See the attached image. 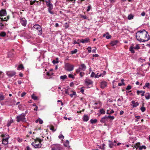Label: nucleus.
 <instances>
[{"instance_id":"cd10ccee","label":"nucleus","mask_w":150,"mask_h":150,"mask_svg":"<svg viewBox=\"0 0 150 150\" xmlns=\"http://www.w3.org/2000/svg\"><path fill=\"white\" fill-rule=\"evenodd\" d=\"M53 7L48 8V11L51 14H53L54 13L53 11H52V10L53 9Z\"/></svg>"},{"instance_id":"bb28decb","label":"nucleus","mask_w":150,"mask_h":150,"mask_svg":"<svg viewBox=\"0 0 150 150\" xmlns=\"http://www.w3.org/2000/svg\"><path fill=\"white\" fill-rule=\"evenodd\" d=\"M90 122L92 124L96 123L97 121V120L95 119L94 120L91 119L90 121Z\"/></svg>"},{"instance_id":"39448f33","label":"nucleus","mask_w":150,"mask_h":150,"mask_svg":"<svg viewBox=\"0 0 150 150\" xmlns=\"http://www.w3.org/2000/svg\"><path fill=\"white\" fill-rule=\"evenodd\" d=\"M86 66L84 64H81L79 67V68L76 70V72L78 74L81 71H85L86 69Z\"/></svg>"},{"instance_id":"e2e57ef3","label":"nucleus","mask_w":150,"mask_h":150,"mask_svg":"<svg viewBox=\"0 0 150 150\" xmlns=\"http://www.w3.org/2000/svg\"><path fill=\"white\" fill-rule=\"evenodd\" d=\"M95 73L93 72H92L91 73V77H95Z\"/></svg>"},{"instance_id":"338daca9","label":"nucleus","mask_w":150,"mask_h":150,"mask_svg":"<svg viewBox=\"0 0 150 150\" xmlns=\"http://www.w3.org/2000/svg\"><path fill=\"white\" fill-rule=\"evenodd\" d=\"M26 94V93L25 92H24L22 94H21V97H23L24 96H25Z\"/></svg>"},{"instance_id":"69168bd1","label":"nucleus","mask_w":150,"mask_h":150,"mask_svg":"<svg viewBox=\"0 0 150 150\" xmlns=\"http://www.w3.org/2000/svg\"><path fill=\"white\" fill-rule=\"evenodd\" d=\"M111 38V36L110 35H107L106 36V38L107 39H110V38Z\"/></svg>"},{"instance_id":"9b49d317","label":"nucleus","mask_w":150,"mask_h":150,"mask_svg":"<svg viewBox=\"0 0 150 150\" xmlns=\"http://www.w3.org/2000/svg\"><path fill=\"white\" fill-rule=\"evenodd\" d=\"M16 72L14 71H8L7 72V74L10 77H12L15 75Z\"/></svg>"},{"instance_id":"5fc2aeb1","label":"nucleus","mask_w":150,"mask_h":150,"mask_svg":"<svg viewBox=\"0 0 150 150\" xmlns=\"http://www.w3.org/2000/svg\"><path fill=\"white\" fill-rule=\"evenodd\" d=\"M52 62L53 64H55L58 63L59 62V61H56V60H54L52 61Z\"/></svg>"},{"instance_id":"412c9836","label":"nucleus","mask_w":150,"mask_h":150,"mask_svg":"<svg viewBox=\"0 0 150 150\" xmlns=\"http://www.w3.org/2000/svg\"><path fill=\"white\" fill-rule=\"evenodd\" d=\"M114 112V111L113 110H108L107 111V114H111L113 113Z\"/></svg>"},{"instance_id":"e433bc0d","label":"nucleus","mask_w":150,"mask_h":150,"mask_svg":"<svg viewBox=\"0 0 150 150\" xmlns=\"http://www.w3.org/2000/svg\"><path fill=\"white\" fill-rule=\"evenodd\" d=\"M65 92L66 94L69 95L70 93V88H69L66 89L65 91Z\"/></svg>"},{"instance_id":"9d476101","label":"nucleus","mask_w":150,"mask_h":150,"mask_svg":"<svg viewBox=\"0 0 150 150\" xmlns=\"http://www.w3.org/2000/svg\"><path fill=\"white\" fill-rule=\"evenodd\" d=\"M47 6L48 7H53L52 4L51 3L50 0H45Z\"/></svg>"},{"instance_id":"4c0bfd02","label":"nucleus","mask_w":150,"mask_h":150,"mask_svg":"<svg viewBox=\"0 0 150 150\" xmlns=\"http://www.w3.org/2000/svg\"><path fill=\"white\" fill-rule=\"evenodd\" d=\"M107 117V118H109L111 120H112L114 119V117L113 116H111L110 115H109L108 116H106Z\"/></svg>"},{"instance_id":"6ab92c4d","label":"nucleus","mask_w":150,"mask_h":150,"mask_svg":"<svg viewBox=\"0 0 150 150\" xmlns=\"http://www.w3.org/2000/svg\"><path fill=\"white\" fill-rule=\"evenodd\" d=\"M145 91H137V95H139L140 93L141 94V95L142 96H144V93H145Z\"/></svg>"},{"instance_id":"a878e982","label":"nucleus","mask_w":150,"mask_h":150,"mask_svg":"<svg viewBox=\"0 0 150 150\" xmlns=\"http://www.w3.org/2000/svg\"><path fill=\"white\" fill-rule=\"evenodd\" d=\"M145 97L146 99L148 100L150 98V95L149 93H146L145 95Z\"/></svg>"},{"instance_id":"ea45409f","label":"nucleus","mask_w":150,"mask_h":150,"mask_svg":"<svg viewBox=\"0 0 150 150\" xmlns=\"http://www.w3.org/2000/svg\"><path fill=\"white\" fill-rule=\"evenodd\" d=\"M78 50L77 49H75L74 50L71 51V53L72 54L76 53L77 52Z\"/></svg>"},{"instance_id":"4d7b16f0","label":"nucleus","mask_w":150,"mask_h":150,"mask_svg":"<svg viewBox=\"0 0 150 150\" xmlns=\"http://www.w3.org/2000/svg\"><path fill=\"white\" fill-rule=\"evenodd\" d=\"M68 76L69 78H71L73 79H74V76L73 75L71 74H69V75Z\"/></svg>"},{"instance_id":"4468645a","label":"nucleus","mask_w":150,"mask_h":150,"mask_svg":"<svg viewBox=\"0 0 150 150\" xmlns=\"http://www.w3.org/2000/svg\"><path fill=\"white\" fill-rule=\"evenodd\" d=\"M107 83L105 81H103L101 83L100 86L102 88H104L107 86Z\"/></svg>"},{"instance_id":"dca6fc26","label":"nucleus","mask_w":150,"mask_h":150,"mask_svg":"<svg viewBox=\"0 0 150 150\" xmlns=\"http://www.w3.org/2000/svg\"><path fill=\"white\" fill-rule=\"evenodd\" d=\"M83 120L85 122L87 121L89 119V117L87 115H85L83 118Z\"/></svg>"},{"instance_id":"aec40b11","label":"nucleus","mask_w":150,"mask_h":150,"mask_svg":"<svg viewBox=\"0 0 150 150\" xmlns=\"http://www.w3.org/2000/svg\"><path fill=\"white\" fill-rule=\"evenodd\" d=\"M109 146L110 148H112L113 146H116V144H114L112 141H109Z\"/></svg>"},{"instance_id":"c9c22d12","label":"nucleus","mask_w":150,"mask_h":150,"mask_svg":"<svg viewBox=\"0 0 150 150\" xmlns=\"http://www.w3.org/2000/svg\"><path fill=\"white\" fill-rule=\"evenodd\" d=\"M6 35V33L4 32H1L0 33V36L2 37H4Z\"/></svg>"},{"instance_id":"7c9ffc66","label":"nucleus","mask_w":150,"mask_h":150,"mask_svg":"<svg viewBox=\"0 0 150 150\" xmlns=\"http://www.w3.org/2000/svg\"><path fill=\"white\" fill-rule=\"evenodd\" d=\"M69 144V142L68 140H67L64 143V146L66 147L68 146Z\"/></svg>"},{"instance_id":"79ce46f5","label":"nucleus","mask_w":150,"mask_h":150,"mask_svg":"<svg viewBox=\"0 0 150 150\" xmlns=\"http://www.w3.org/2000/svg\"><path fill=\"white\" fill-rule=\"evenodd\" d=\"M133 47L134 49H139L140 48V47L138 45H137L136 46H133Z\"/></svg>"},{"instance_id":"864d4df0","label":"nucleus","mask_w":150,"mask_h":150,"mask_svg":"<svg viewBox=\"0 0 150 150\" xmlns=\"http://www.w3.org/2000/svg\"><path fill=\"white\" fill-rule=\"evenodd\" d=\"M36 0V2L38 3H40L41 1H42L43 2H44V1H45L44 0Z\"/></svg>"},{"instance_id":"c03bdc74","label":"nucleus","mask_w":150,"mask_h":150,"mask_svg":"<svg viewBox=\"0 0 150 150\" xmlns=\"http://www.w3.org/2000/svg\"><path fill=\"white\" fill-rule=\"evenodd\" d=\"M4 99V96L1 94H0V100H3Z\"/></svg>"},{"instance_id":"680f3d73","label":"nucleus","mask_w":150,"mask_h":150,"mask_svg":"<svg viewBox=\"0 0 150 150\" xmlns=\"http://www.w3.org/2000/svg\"><path fill=\"white\" fill-rule=\"evenodd\" d=\"M50 129L53 131H55V130L54 129V128L53 126H51L50 127Z\"/></svg>"},{"instance_id":"a19ab883","label":"nucleus","mask_w":150,"mask_h":150,"mask_svg":"<svg viewBox=\"0 0 150 150\" xmlns=\"http://www.w3.org/2000/svg\"><path fill=\"white\" fill-rule=\"evenodd\" d=\"M146 149V147L145 146H139V149L140 150H141L142 149Z\"/></svg>"},{"instance_id":"052dcab7","label":"nucleus","mask_w":150,"mask_h":150,"mask_svg":"<svg viewBox=\"0 0 150 150\" xmlns=\"http://www.w3.org/2000/svg\"><path fill=\"white\" fill-rule=\"evenodd\" d=\"M71 91L72 92V94L74 96H76V92L73 91L72 90H71Z\"/></svg>"},{"instance_id":"4be33fe9","label":"nucleus","mask_w":150,"mask_h":150,"mask_svg":"<svg viewBox=\"0 0 150 150\" xmlns=\"http://www.w3.org/2000/svg\"><path fill=\"white\" fill-rule=\"evenodd\" d=\"M132 106L134 107H136L139 105V103L137 102L135 103L134 101H132Z\"/></svg>"},{"instance_id":"72a5a7b5","label":"nucleus","mask_w":150,"mask_h":150,"mask_svg":"<svg viewBox=\"0 0 150 150\" xmlns=\"http://www.w3.org/2000/svg\"><path fill=\"white\" fill-rule=\"evenodd\" d=\"M31 97L33 99L35 100H37L38 98L37 97L35 96L34 94H33L32 95Z\"/></svg>"},{"instance_id":"f03ea898","label":"nucleus","mask_w":150,"mask_h":150,"mask_svg":"<svg viewBox=\"0 0 150 150\" xmlns=\"http://www.w3.org/2000/svg\"><path fill=\"white\" fill-rule=\"evenodd\" d=\"M43 139L37 138L36 139H35L34 142L32 143L31 144L35 148L41 147L42 145L41 143Z\"/></svg>"},{"instance_id":"f8f14e48","label":"nucleus","mask_w":150,"mask_h":150,"mask_svg":"<svg viewBox=\"0 0 150 150\" xmlns=\"http://www.w3.org/2000/svg\"><path fill=\"white\" fill-rule=\"evenodd\" d=\"M6 10L2 9L0 11V16H6Z\"/></svg>"},{"instance_id":"0e129e2a","label":"nucleus","mask_w":150,"mask_h":150,"mask_svg":"<svg viewBox=\"0 0 150 150\" xmlns=\"http://www.w3.org/2000/svg\"><path fill=\"white\" fill-rule=\"evenodd\" d=\"M73 44H79V42H77L76 41V40H74L73 42Z\"/></svg>"},{"instance_id":"423d86ee","label":"nucleus","mask_w":150,"mask_h":150,"mask_svg":"<svg viewBox=\"0 0 150 150\" xmlns=\"http://www.w3.org/2000/svg\"><path fill=\"white\" fill-rule=\"evenodd\" d=\"M65 68L66 70L68 71L73 70L74 68V66L69 64L67 63L65 65Z\"/></svg>"},{"instance_id":"6e6d98bb","label":"nucleus","mask_w":150,"mask_h":150,"mask_svg":"<svg viewBox=\"0 0 150 150\" xmlns=\"http://www.w3.org/2000/svg\"><path fill=\"white\" fill-rule=\"evenodd\" d=\"M125 84L124 82H122V83H119L118 84V85L119 86H121L122 85H125Z\"/></svg>"},{"instance_id":"6e6552de","label":"nucleus","mask_w":150,"mask_h":150,"mask_svg":"<svg viewBox=\"0 0 150 150\" xmlns=\"http://www.w3.org/2000/svg\"><path fill=\"white\" fill-rule=\"evenodd\" d=\"M20 22L22 25L24 26H25L27 24V21L25 18H20Z\"/></svg>"},{"instance_id":"ddd939ff","label":"nucleus","mask_w":150,"mask_h":150,"mask_svg":"<svg viewBox=\"0 0 150 150\" xmlns=\"http://www.w3.org/2000/svg\"><path fill=\"white\" fill-rule=\"evenodd\" d=\"M85 82L86 84L87 85L92 84L93 83V81L91 80L88 79H86Z\"/></svg>"},{"instance_id":"774afa93","label":"nucleus","mask_w":150,"mask_h":150,"mask_svg":"<svg viewBox=\"0 0 150 150\" xmlns=\"http://www.w3.org/2000/svg\"><path fill=\"white\" fill-rule=\"evenodd\" d=\"M43 121L42 120H41V119H39V123H40V124H42L43 123Z\"/></svg>"},{"instance_id":"c85d7f7f","label":"nucleus","mask_w":150,"mask_h":150,"mask_svg":"<svg viewBox=\"0 0 150 150\" xmlns=\"http://www.w3.org/2000/svg\"><path fill=\"white\" fill-rule=\"evenodd\" d=\"M23 68H24V67H23V65L22 64H21L18 66V68H17V69L22 70V69H23Z\"/></svg>"},{"instance_id":"a18cd8bd","label":"nucleus","mask_w":150,"mask_h":150,"mask_svg":"<svg viewBox=\"0 0 150 150\" xmlns=\"http://www.w3.org/2000/svg\"><path fill=\"white\" fill-rule=\"evenodd\" d=\"M140 109L142 112H144L146 110V108L144 107H142L140 108Z\"/></svg>"},{"instance_id":"f257e3e1","label":"nucleus","mask_w":150,"mask_h":150,"mask_svg":"<svg viewBox=\"0 0 150 150\" xmlns=\"http://www.w3.org/2000/svg\"><path fill=\"white\" fill-rule=\"evenodd\" d=\"M136 36L137 40L140 42H145L149 39V35L147 32L144 30L137 32L136 33Z\"/></svg>"},{"instance_id":"5701e85b","label":"nucleus","mask_w":150,"mask_h":150,"mask_svg":"<svg viewBox=\"0 0 150 150\" xmlns=\"http://www.w3.org/2000/svg\"><path fill=\"white\" fill-rule=\"evenodd\" d=\"M118 42V41L117 40L112 41L110 42V45L112 46H113L114 45H116L117 44V43Z\"/></svg>"},{"instance_id":"37998d69","label":"nucleus","mask_w":150,"mask_h":150,"mask_svg":"<svg viewBox=\"0 0 150 150\" xmlns=\"http://www.w3.org/2000/svg\"><path fill=\"white\" fill-rule=\"evenodd\" d=\"M100 112L102 114H104L105 113V111L103 109H101L100 110Z\"/></svg>"},{"instance_id":"bf43d9fd","label":"nucleus","mask_w":150,"mask_h":150,"mask_svg":"<svg viewBox=\"0 0 150 150\" xmlns=\"http://www.w3.org/2000/svg\"><path fill=\"white\" fill-rule=\"evenodd\" d=\"M59 138L60 139H63L64 138V136L62 134L59 136Z\"/></svg>"},{"instance_id":"393cba45","label":"nucleus","mask_w":150,"mask_h":150,"mask_svg":"<svg viewBox=\"0 0 150 150\" xmlns=\"http://www.w3.org/2000/svg\"><path fill=\"white\" fill-rule=\"evenodd\" d=\"M134 49L133 47V45H132L129 48V50L131 51V52L132 53H134Z\"/></svg>"},{"instance_id":"c756f323","label":"nucleus","mask_w":150,"mask_h":150,"mask_svg":"<svg viewBox=\"0 0 150 150\" xmlns=\"http://www.w3.org/2000/svg\"><path fill=\"white\" fill-rule=\"evenodd\" d=\"M13 122V120H11L9 121H8V123L6 125V126L7 127H9L10 125L11 124V123H12Z\"/></svg>"},{"instance_id":"3c124183","label":"nucleus","mask_w":150,"mask_h":150,"mask_svg":"<svg viewBox=\"0 0 150 150\" xmlns=\"http://www.w3.org/2000/svg\"><path fill=\"white\" fill-rule=\"evenodd\" d=\"M17 140L19 142H21L22 141V139L20 138H18L17 139Z\"/></svg>"},{"instance_id":"13d9d810","label":"nucleus","mask_w":150,"mask_h":150,"mask_svg":"<svg viewBox=\"0 0 150 150\" xmlns=\"http://www.w3.org/2000/svg\"><path fill=\"white\" fill-rule=\"evenodd\" d=\"M36 2V0L33 1H30V5H32L34 4L35 2Z\"/></svg>"},{"instance_id":"b1692460","label":"nucleus","mask_w":150,"mask_h":150,"mask_svg":"<svg viewBox=\"0 0 150 150\" xmlns=\"http://www.w3.org/2000/svg\"><path fill=\"white\" fill-rule=\"evenodd\" d=\"M140 145V144L139 143H136L135 145L134 146H132L133 147H134V148H135L136 149H137L139 147Z\"/></svg>"},{"instance_id":"20e7f679","label":"nucleus","mask_w":150,"mask_h":150,"mask_svg":"<svg viewBox=\"0 0 150 150\" xmlns=\"http://www.w3.org/2000/svg\"><path fill=\"white\" fill-rule=\"evenodd\" d=\"M25 114L23 113L21 115L17 116L16 117L17 122H19L20 121H24L25 119Z\"/></svg>"},{"instance_id":"09e8293b","label":"nucleus","mask_w":150,"mask_h":150,"mask_svg":"<svg viewBox=\"0 0 150 150\" xmlns=\"http://www.w3.org/2000/svg\"><path fill=\"white\" fill-rule=\"evenodd\" d=\"M131 88H132V86H130L129 85L127 87V88H126V89L127 90H129L131 89Z\"/></svg>"},{"instance_id":"8fccbe9b","label":"nucleus","mask_w":150,"mask_h":150,"mask_svg":"<svg viewBox=\"0 0 150 150\" xmlns=\"http://www.w3.org/2000/svg\"><path fill=\"white\" fill-rule=\"evenodd\" d=\"M87 49L88 50V53L91 52V48L90 47H88L87 48Z\"/></svg>"},{"instance_id":"7ed1b4c3","label":"nucleus","mask_w":150,"mask_h":150,"mask_svg":"<svg viewBox=\"0 0 150 150\" xmlns=\"http://www.w3.org/2000/svg\"><path fill=\"white\" fill-rule=\"evenodd\" d=\"M33 28L37 30L38 34L41 35L42 34V32L41 26L38 24L35 25L33 26Z\"/></svg>"},{"instance_id":"de8ad7c7","label":"nucleus","mask_w":150,"mask_h":150,"mask_svg":"<svg viewBox=\"0 0 150 150\" xmlns=\"http://www.w3.org/2000/svg\"><path fill=\"white\" fill-rule=\"evenodd\" d=\"M0 19H1V21H7V18L5 17L4 18H1Z\"/></svg>"},{"instance_id":"0eeeda50","label":"nucleus","mask_w":150,"mask_h":150,"mask_svg":"<svg viewBox=\"0 0 150 150\" xmlns=\"http://www.w3.org/2000/svg\"><path fill=\"white\" fill-rule=\"evenodd\" d=\"M62 148L61 145L59 144H55L52 146V150H61Z\"/></svg>"},{"instance_id":"49530a36","label":"nucleus","mask_w":150,"mask_h":150,"mask_svg":"<svg viewBox=\"0 0 150 150\" xmlns=\"http://www.w3.org/2000/svg\"><path fill=\"white\" fill-rule=\"evenodd\" d=\"M91 5L90 4L88 6V8L86 10V11L87 12L89 11L91 9Z\"/></svg>"},{"instance_id":"2f4dec72","label":"nucleus","mask_w":150,"mask_h":150,"mask_svg":"<svg viewBox=\"0 0 150 150\" xmlns=\"http://www.w3.org/2000/svg\"><path fill=\"white\" fill-rule=\"evenodd\" d=\"M150 86V83H145V85L143 87V88L145 89L146 88H149Z\"/></svg>"},{"instance_id":"f704fd0d","label":"nucleus","mask_w":150,"mask_h":150,"mask_svg":"<svg viewBox=\"0 0 150 150\" xmlns=\"http://www.w3.org/2000/svg\"><path fill=\"white\" fill-rule=\"evenodd\" d=\"M67 78V76L66 75L64 76H61L60 77V78L61 79H62L63 80L66 79Z\"/></svg>"},{"instance_id":"f3484780","label":"nucleus","mask_w":150,"mask_h":150,"mask_svg":"<svg viewBox=\"0 0 150 150\" xmlns=\"http://www.w3.org/2000/svg\"><path fill=\"white\" fill-rule=\"evenodd\" d=\"M123 98H122L121 99L119 98L117 100V105L118 106H120L122 105V103L121 102V101L123 100Z\"/></svg>"},{"instance_id":"58836bf2","label":"nucleus","mask_w":150,"mask_h":150,"mask_svg":"<svg viewBox=\"0 0 150 150\" xmlns=\"http://www.w3.org/2000/svg\"><path fill=\"white\" fill-rule=\"evenodd\" d=\"M80 73V76L81 77H82L85 75V73L84 72L81 71L79 72Z\"/></svg>"},{"instance_id":"473e14b6","label":"nucleus","mask_w":150,"mask_h":150,"mask_svg":"<svg viewBox=\"0 0 150 150\" xmlns=\"http://www.w3.org/2000/svg\"><path fill=\"white\" fill-rule=\"evenodd\" d=\"M133 17L134 16L132 14H130L128 15L127 18L129 20H131L133 19Z\"/></svg>"},{"instance_id":"1a4fd4ad","label":"nucleus","mask_w":150,"mask_h":150,"mask_svg":"<svg viewBox=\"0 0 150 150\" xmlns=\"http://www.w3.org/2000/svg\"><path fill=\"white\" fill-rule=\"evenodd\" d=\"M7 137L6 138H3L2 141V144L4 145H7L8 143V140L9 138V136L8 135H6Z\"/></svg>"},{"instance_id":"603ef678","label":"nucleus","mask_w":150,"mask_h":150,"mask_svg":"<svg viewBox=\"0 0 150 150\" xmlns=\"http://www.w3.org/2000/svg\"><path fill=\"white\" fill-rule=\"evenodd\" d=\"M4 28V25L2 23H0V30L3 29Z\"/></svg>"},{"instance_id":"a211bd4d","label":"nucleus","mask_w":150,"mask_h":150,"mask_svg":"<svg viewBox=\"0 0 150 150\" xmlns=\"http://www.w3.org/2000/svg\"><path fill=\"white\" fill-rule=\"evenodd\" d=\"M107 120L106 116L104 117L100 120V122L102 123H105L107 121Z\"/></svg>"},{"instance_id":"2eb2a0df","label":"nucleus","mask_w":150,"mask_h":150,"mask_svg":"<svg viewBox=\"0 0 150 150\" xmlns=\"http://www.w3.org/2000/svg\"><path fill=\"white\" fill-rule=\"evenodd\" d=\"M89 41L88 38H86L84 39H81L80 40V41L82 43L88 42Z\"/></svg>"}]
</instances>
